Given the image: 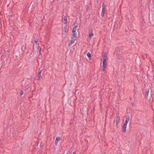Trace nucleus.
<instances>
[{
  "mask_svg": "<svg viewBox=\"0 0 154 154\" xmlns=\"http://www.w3.org/2000/svg\"><path fill=\"white\" fill-rule=\"evenodd\" d=\"M127 125L124 124L123 127L122 128L123 132L125 133L126 132V128L127 127Z\"/></svg>",
  "mask_w": 154,
  "mask_h": 154,
  "instance_id": "obj_7",
  "label": "nucleus"
},
{
  "mask_svg": "<svg viewBox=\"0 0 154 154\" xmlns=\"http://www.w3.org/2000/svg\"><path fill=\"white\" fill-rule=\"evenodd\" d=\"M40 78H38L37 79V80H39L40 79Z\"/></svg>",
  "mask_w": 154,
  "mask_h": 154,
  "instance_id": "obj_19",
  "label": "nucleus"
},
{
  "mask_svg": "<svg viewBox=\"0 0 154 154\" xmlns=\"http://www.w3.org/2000/svg\"><path fill=\"white\" fill-rule=\"evenodd\" d=\"M61 139V138H60V137H57L56 138V140L58 141L60 140Z\"/></svg>",
  "mask_w": 154,
  "mask_h": 154,
  "instance_id": "obj_12",
  "label": "nucleus"
},
{
  "mask_svg": "<svg viewBox=\"0 0 154 154\" xmlns=\"http://www.w3.org/2000/svg\"><path fill=\"white\" fill-rule=\"evenodd\" d=\"M76 37H74L72 36V37L71 39L68 44V45L69 46L73 44L76 39Z\"/></svg>",
  "mask_w": 154,
  "mask_h": 154,
  "instance_id": "obj_4",
  "label": "nucleus"
},
{
  "mask_svg": "<svg viewBox=\"0 0 154 154\" xmlns=\"http://www.w3.org/2000/svg\"><path fill=\"white\" fill-rule=\"evenodd\" d=\"M73 154H76V153L75 152H73Z\"/></svg>",
  "mask_w": 154,
  "mask_h": 154,
  "instance_id": "obj_20",
  "label": "nucleus"
},
{
  "mask_svg": "<svg viewBox=\"0 0 154 154\" xmlns=\"http://www.w3.org/2000/svg\"><path fill=\"white\" fill-rule=\"evenodd\" d=\"M42 70H40L39 72V73H38V75H39V77L41 76V73L42 72Z\"/></svg>",
  "mask_w": 154,
  "mask_h": 154,
  "instance_id": "obj_14",
  "label": "nucleus"
},
{
  "mask_svg": "<svg viewBox=\"0 0 154 154\" xmlns=\"http://www.w3.org/2000/svg\"><path fill=\"white\" fill-rule=\"evenodd\" d=\"M104 3H103L102 5V11L101 12V16L102 17H103L104 16L105 12L106 11V9L104 6Z\"/></svg>",
  "mask_w": 154,
  "mask_h": 154,
  "instance_id": "obj_5",
  "label": "nucleus"
},
{
  "mask_svg": "<svg viewBox=\"0 0 154 154\" xmlns=\"http://www.w3.org/2000/svg\"><path fill=\"white\" fill-rule=\"evenodd\" d=\"M150 88V86H149L148 88L146 89L145 90V95L146 97H147L148 96V93L149 91V89Z\"/></svg>",
  "mask_w": 154,
  "mask_h": 154,
  "instance_id": "obj_6",
  "label": "nucleus"
},
{
  "mask_svg": "<svg viewBox=\"0 0 154 154\" xmlns=\"http://www.w3.org/2000/svg\"><path fill=\"white\" fill-rule=\"evenodd\" d=\"M58 143V141H57L56 140H55V145L56 146H57V145Z\"/></svg>",
  "mask_w": 154,
  "mask_h": 154,
  "instance_id": "obj_15",
  "label": "nucleus"
},
{
  "mask_svg": "<svg viewBox=\"0 0 154 154\" xmlns=\"http://www.w3.org/2000/svg\"><path fill=\"white\" fill-rule=\"evenodd\" d=\"M63 22L64 24H66L67 23V19L66 17H64L63 20Z\"/></svg>",
  "mask_w": 154,
  "mask_h": 154,
  "instance_id": "obj_9",
  "label": "nucleus"
},
{
  "mask_svg": "<svg viewBox=\"0 0 154 154\" xmlns=\"http://www.w3.org/2000/svg\"><path fill=\"white\" fill-rule=\"evenodd\" d=\"M23 94V91H21L20 92V95L21 96Z\"/></svg>",
  "mask_w": 154,
  "mask_h": 154,
  "instance_id": "obj_16",
  "label": "nucleus"
},
{
  "mask_svg": "<svg viewBox=\"0 0 154 154\" xmlns=\"http://www.w3.org/2000/svg\"><path fill=\"white\" fill-rule=\"evenodd\" d=\"M116 119L115 121L116 122V126L115 128H117V125L118 124L119 120H120L119 118V113H117L116 114Z\"/></svg>",
  "mask_w": 154,
  "mask_h": 154,
  "instance_id": "obj_3",
  "label": "nucleus"
},
{
  "mask_svg": "<svg viewBox=\"0 0 154 154\" xmlns=\"http://www.w3.org/2000/svg\"><path fill=\"white\" fill-rule=\"evenodd\" d=\"M64 32H68V29H66L64 30Z\"/></svg>",
  "mask_w": 154,
  "mask_h": 154,
  "instance_id": "obj_17",
  "label": "nucleus"
},
{
  "mask_svg": "<svg viewBox=\"0 0 154 154\" xmlns=\"http://www.w3.org/2000/svg\"><path fill=\"white\" fill-rule=\"evenodd\" d=\"M78 25L77 24H75L74 26L73 27L72 31V32L73 33L72 36L74 37H76L77 36V31H78Z\"/></svg>",
  "mask_w": 154,
  "mask_h": 154,
  "instance_id": "obj_2",
  "label": "nucleus"
},
{
  "mask_svg": "<svg viewBox=\"0 0 154 154\" xmlns=\"http://www.w3.org/2000/svg\"><path fill=\"white\" fill-rule=\"evenodd\" d=\"M66 154H68V153H67Z\"/></svg>",
  "mask_w": 154,
  "mask_h": 154,
  "instance_id": "obj_23",
  "label": "nucleus"
},
{
  "mask_svg": "<svg viewBox=\"0 0 154 154\" xmlns=\"http://www.w3.org/2000/svg\"><path fill=\"white\" fill-rule=\"evenodd\" d=\"M87 56L89 57V59L90 60L91 59V53L90 52H88L87 53Z\"/></svg>",
  "mask_w": 154,
  "mask_h": 154,
  "instance_id": "obj_11",
  "label": "nucleus"
},
{
  "mask_svg": "<svg viewBox=\"0 0 154 154\" xmlns=\"http://www.w3.org/2000/svg\"><path fill=\"white\" fill-rule=\"evenodd\" d=\"M113 125H115V121H114V122Z\"/></svg>",
  "mask_w": 154,
  "mask_h": 154,
  "instance_id": "obj_21",
  "label": "nucleus"
},
{
  "mask_svg": "<svg viewBox=\"0 0 154 154\" xmlns=\"http://www.w3.org/2000/svg\"><path fill=\"white\" fill-rule=\"evenodd\" d=\"M94 35L93 33V32L92 31L89 34V38L90 40L91 38Z\"/></svg>",
  "mask_w": 154,
  "mask_h": 154,
  "instance_id": "obj_10",
  "label": "nucleus"
},
{
  "mask_svg": "<svg viewBox=\"0 0 154 154\" xmlns=\"http://www.w3.org/2000/svg\"><path fill=\"white\" fill-rule=\"evenodd\" d=\"M103 66L102 67V70L104 72L106 70V68L107 65V63L106 62L107 57L106 54H105L103 55Z\"/></svg>",
  "mask_w": 154,
  "mask_h": 154,
  "instance_id": "obj_1",
  "label": "nucleus"
},
{
  "mask_svg": "<svg viewBox=\"0 0 154 154\" xmlns=\"http://www.w3.org/2000/svg\"><path fill=\"white\" fill-rule=\"evenodd\" d=\"M129 120V116H126L125 120L124 123V124L127 125Z\"/></svg>",
  "mask_w": 154,
  "mask_h": 154,
  "instance_id": "obj_8",
  "label": "nucleus"
},
{
  "mask_svg": "<svg viewBox=\"0 0 154 154\" xmlns=\"http://www.w3.org/2000/svg\"><path fill=\"white\" fill-rule=\"evenodd\" d=\"M39 54H41V52L42 51V48L41 47H39Z\"/></svg>",
  "mask_w": 154,
  "mask_h": 154,
  "instance_id": "obj_13",
  "label": "nucleus"
},
{
  "mask_svg": "<svg viewBox=\"0 0 154 154\" xmlns=\"http://www.w3.org/2000/svg\"><path fill=\"white\" fill-rule=\"evenodd\" d=\"M77 90H76V91H75V92H77Z\"/></svg>",
  "mask_w": 154,
  "mask_h": 154,
  "instance_id": "obj_22",
  "label": "nucleus"
},
{
  "mask_svg": "<svg viewBox=\"0 0 154 154\" xmlns=\"http://www.w3.org/2000/svg\"><path fill=\"white\" fill-rule=\"evenodd\" d=\"M38 40H35L34 41V42H36V43H37L38 42Z\"/></svg>",
  "mask_w": 154,
  "mask_h": 154,
  "instance_id": "obj_18",
  "label": "nucleus"
}]
</instances>
